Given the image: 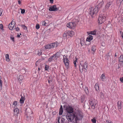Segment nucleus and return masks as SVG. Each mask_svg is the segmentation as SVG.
Masks as SVG:
<instances>
[{"instance_id": "1", "label": "nucleus", "mask_w": 123, "mask_h": 123, "mask_svg": "<svg viewBox=\"0 0 123 123\" xmlns=\"http://www.w3.org/2000/svg\"><path fill=\"white\" fill-rule=\"evenodd\" d=\"M75 119L76 121L82 119L83 117L82 112L80 111H77L74 113Z\"/></svg>"}, {"instance_id": "2", "label": "nucleus", "mask_w": 123, "mask_h": 123, "mask_svg": "<svg viewBox=\"0 0 123 123\" xmlns=\"http://www.w3.org/2000/svg\"><path fill=\"white\" fill-rule=\"evenodd\" d=\"M98 11L97 7H91L89 9V13L92 17L93 15L96 14Z\"/></svg>"}, {"instance_id": "3", "label": "nucleus", "mask_w": 123, "mask_h": 123, "mask_svg": "<svg viewBox=\"0 0 123 123\" xmlns=\"http://www.w3.org/2000/svg\"><path fill=\"white\" fill-rule=\"evenodd\" d=\"M88 66L87 63L86 62H85L84 63L83 65L81 64L79 65V68L80 72H82L84 71L85 72L86 71Z\"/></svg>"}, {"instance_id": "4", "label": "nucleus", "mask_w": 123, "mask_h": 123, "mask_svg": "<svg viewBox=\"0 0 123 123\" xmlns=\"http://www.w3.org/2000/svg\"><path fill=\"white\" fill-rule=\"evenodd\" d=\"M57 45V43H55L48 44L45 45V47L46 49H50L56 47Z\"/></svg>"}, {"instance_id": "5", "label": "nucleus", "mask_w": 123, "mask_h": 123, "mask_svg": "<svg viewBox=\"0 0 123 123\" xmlns=\"http://www.w3.org/2000/svg\"><path fill=\"white\" fill-rule=\"evenodd\" d=\"M97 102L96 100L93 99L89 101L90 105L92 108L94 109L95 108Z\"/></svg>"}, {"instance_id": "6", "label": "nucleus", "mask_w": 123, "mask_h": 123, "mask_svg": "<svg viewBox=\"0 0 123 123\" xmlns=\"http://www.w3.org/2000/svg\"><path fill=\"white\" fill-rule=\"evenodd\" d=\"M66 118L69 121L72 122L75 118V116L74 113H72L70 114L67 113L66 116Z\"/></svg>"}, {"instance_id": "7", "label": "nucleus", "mask_w": 123, "mask_h": 123, "mask_svg": "<svg viewBox=\"0 0 123 123\" xmlns=\"http://www.w3.org/2000/svg\"><path fill=\"white\" fill-rule=\"evenodd\" d=\"M105 20V17L103 15H100L99 16L98 23L99 24H101L104 22Z\"/></svg>"}, {"instance_id": "8", "label": "nucleus", "mask_w": 123, "mask_h": 123, "mask_svg": "<svg viewBox=\"0 0 123 123\" xmlns=\"http://www.w3.org/2000/svg\"><path fill=\"white\" fill-rule=\"evenodd\" d=\"M63 62L67 69L68 68L69 61L67 57V56L64 55L63 56Z\"/></svg>"}, {"instance_id": "9", "label": "nucleus", "mask_w": 123, "mask_h": 123, "mask_svg": "<svg viewBox=\"0 0 123 123\" xmlns=\"http://www.w3.org/2000/svg\"><path fill=\"white\" fill-rule=\"evenodd\" d=\"M76 24L75 23L71 22H69L67 25V27L69 28H74L76 26Z\"/></svg>"}, {"instance_id": "10", "label": "nucleus", "mask_w": 123, "mask_h": 123, "mask_svg": "<svg viewBox=\"0 0 123 123\" xmlns=\"http://www.w3.org/2000/svg\"><path fill=\"white\" fill-rule=\"evenodd\" d=\"M66 111L69 114L72 113L73 112V110L72 108L70 106H67L66 109Z\"/></svg>"}, {"instance_id": "11", "label": "nucleus", "mask_w": 123, "mask_h": 123, "mask_svg": "<svg viewBox=\"0 0 123 123\" xmlns=\"http://www.w3.org/2000/svg\"><path fill=\"white\" fill-rule=\"evenodd\" d=\"M58 8L56 6V5H54L53 6H51L49 9L50 11H57Z\"/></svg>"}, {"instance_id": "12", "label": "nucleus", "mask_w": 123, "mask_h": 123, "mask_svg": "<svg viewBox=\"0 0 123 123\" xmlns=\"http://www.w3.org/2000/svg\"><path fill=\"white\" fill-rule=\"evenodd\" d=\"M26 114L27 116V117H31V115L32 114L31 110L30 108H28L26 109L25 111Z\"/></svg>"}, {"instance_id": "13", "label": "nucleus", "mask_w": 123, "mask_h": 123, "mask_svg": "<svg viewBox=\"0 0 123 123\" xmlns=\"http://www.w3.org/2000/svg\"><path fill=\"white\" fill-rule=\"evenodd\" d=\"M66 118V117L64 115H62V119L61 121V122L59 121V119L58 118V123H65V119Z\"/></svg>"}, {"instance_id": "14", "label": "nucleus", "mask_w": 123, "mask_h": 123, "mask_svg": "<svg viewBox=\"0 0 123 123\" xmlns=\"http://www.w3.org/2000/svg\"><path fill=\"white\" fill-rule=\"evenodd\" d=\"M59 55V53H56L55 55L52 56L53 58V60L55 61H57Z\"/></svg>"}, {"instance_id": "15", "label": "nucleus", "mask_w": 123, "mask_h": 123, "mask_svg": "<svg viewBox=\"0 0 123 123\" xmlns=\"http://www.w3.org/2000/svg\"><path fill=\"white\" fill-rule=\"evenodd\" d=\"M63 36L64 38L65 39H67V38L70 37L68 31L65 32L63 34Z\"/></svg>"}, {"instance_id": "16", "label": "nucleus", "mask_w": 123, "mask_h": 123, "mask_svg": "<svg viewBox=\"0 0 123 123\" xmlns=\"http://www.w3.org/2000/svg\"><path fill=\"white\" fill-rule=\"evenodd\" d=\"M119 61L121 64V66H123V55H121L119 58Z\"/></svg>"}, {"instance_id": "17", "label": "nucleus", "mask_w": 123, "mask_h": 123, "mask_svg": "<svg viewBox=\"0 0 123 123\" xmlns=\"http://www.w3.org/2000/svg\"><path fill=\"white\" fill-rule=\"evenodd\" d=\"M112 4V2H110L107 3L105 6V10H107L108 9L110 6Z\"/></svg>"}, {"instance_id": "18", "label": "nucleus", "mask_w": 123, "mask_h": 123, "mask_svg": "<svg viewBox=\"0 0 123 123\" xmlns=\"http://www.w3.org/2000/svg\"><path fill=\"white\" fill-rule=\"evenodd\" d=\"M13 21V20L8 25V27L9 28V29L11 30H13L14 28V25L12 24V22Z\"/></svg>"}, {"instance_id": "19", "label": "nucleus", "mask_w": 123, "mask_h": 123, "mask_svg": "<svg viewBox=\"0 0 123 123\" xmlns=\"http://www.w3.org/2000/svg\"><path fill=\"white\" fill-rule=\"evenodd\" d=\"M118 108L119 111H120L121 110V102L119 101L117 102Z\"/></svg>"}, {"instance_id": "20", "label": "nucleus", "mask_w": 123, "mask_h": 123, "mask_svg": "<svg viewBox=\"0 0 123 123\" xmlns=\"http://www.w3.org/2000/svg\"><path fill=\"white\" fill-rule=\"evenodd\" d=\"M24 78V77L22 75H20L18 77V80L19 81H20V83H21L22 82V80H23Z\"/></svg>"}, {"instance_id": "21", "label": "nucleus", "mask_w": 123, "mask_h": 123, "mask_svg": "<svg viewBox=\"0 0 123 123\" xmlns=\"http://www.w3.org/2000/svg\"><path fill=\"white\" fill-rule=\"evenodd\" d=\"M103 3L104 2L103 1H102L100 3H99L98 5H97L96 7H97L98 8L99 10L100 8H101L102 7L103 4Z\"/></svg>"}, {"instance_id": "22", "label": "nucleus", "mask_w": 123, "mask_h": 123, "mask_svg": "<svg viewBox=\"0 0 123 123\" xmlns=\"http://www.w3.org/2000/svg\"><path fill=\"white\" fill-rule=\"evenodd\" d=\"M14 113L15 115H17L19 113V111L18 109L16 107L14 108Z\"/></svg>"}, {"instance_id": "23", "label": "nucleus", "mask_w": 123, "mask_h": 123, "mask_svg": "<svg viewBox=\"0 0 123 123\" xmlns=\"http://www.w3.org/2000/svg\"><path fill=\"white\" fill-rule=\"evenodd\" d=\"M68 32L70 37H72L74 34V32L73 31H68Z\"/></svg>"}, {"instance_id": "24", "label": "nucleus", "mask_w": 123, "mask_h": 123, "mask_svg": "<svg viewBox=\"0 0 123 123\" xmlns=\"http://www.w3.org/2000/svg\"><path fill=\"white\" fill-rule=\"evenodd\" d=\"M92 39V37L91 35H89L87 37L86 41L88 42H90Z\"/></svg>"}, {"instance_id": "25", "label": "nucleus", "mask_w": 123, "mask_h": 123, "mask_svg": "<svg viewBox=\"0 0 123 123\" xmlns=\"http://www.w3.org/2000/svg\"><path fill=\"white\" fill-rule=\"evenodd\" d=\"M63 112V110L62 109V105H61L59 111V115H61L62 114Z\"/></svg>"}, {"instance_id": "26", "label": "nucleus", "mask_w": 123, "mask_h": 123, "mask_svg": "<svg viewBox=\"0 0 123 123\" xmlns=\"http://www.w3.org/2000/svg\"><path fill=\"white\" fill-rule=\"evenodd\" d=\"M24 100L25 97H24L22 96L20 100V102L21 104H23L24 103Z\"/></svg>"}, {"instance_id": "27", "label": "nucleus", "mask_w": 123, "mask_h": 123, "mask_svg": "<svg viewBox=\"0 0 123 123\" xmlns=\"http://www.w3.org/2000/svg\"><path fill=\"white\" fill-rule=\"evenodd\" d=\"M95 88L96 90L98 91L99 90V86L98 83H97L96 84L95 86Z\"/></svg>"}, {"instance_id": "28", "label": "nucleus", "mask_w": 123, "mask_h": 123, "mask_svg": "<svg viewBox=\"0 0 123 123\" xmlns=\"http://www.w3.org/2000/svg\"><path fill=\"white\" fill-rule=\"evenodd\" d=\"M6 61L9 62L10 61V59L9 57V55L8 54H6Z\"/></svg>"}, {"instance_id": "29", "label": "nucleus", "mask_w": 123, "mask_h": 123, "mask_svg": "<svg viewBox=\"0 0 123 123\" xmlns=\"http://www.w3.org/2000/svg\"><path fill=\"white\" fill-rule=\"evenodd\" d=\"M101 80L103 81L105 79V75L104 74H102L101 76Z\"/></svg>"}, {"instance_id": "30", "label": "nucleus", "mask_w": 123, "mask_h": 123, "mask_svg": "<svg viewBox=\"0 0 123 123\" xmlns=\"http://www.w3.org/2000/svg\"><path fill=\"white\" fill-rule=\"evenodd\" d=\"M97 31V30H94L93 31H91V34L92 35H95L96 34Z\"/></svg>"}, {"instance_id": "31", "label": "nucleus", "mask_w": 123, "mask_h": 123, "mask_svg": "<svg viewBox=\"0 0 123 123\" xmlns=\"http://www.w3.org/2000/svg\"><path fill=\"white\" fill-rule=\"evenodd\" d=\"M110 53V52L108 54V55L105 56V59L107 60H109L110 58V57L109 55Z\"/></svg>"}, {"instance_id": "32", "label": "nucleus", "mask_w": 123, "mask_h": 123, "mask_svg": "<svg viewBox=\"0 0 123 123\" xmlns=\"http://www.w3.org/2000/svg\"><path fill=\"white\" fill-rule=\"evenodd\" d=\"M96 49V46H93L91 48V50L93 52V53L95 52Z\"/></svg>"}, {"instance_id": "33", "label": "nucleus", "mask_w": 123, "mask_h": 123, "mask_svg": "<svg viewBox=\"0 0 123 123\" xmlns=\"http://www.w3.org/2000/svg\"><path fill=\"white\" fill-rule=\"evenodd\" d=\"M85 96L84 95H83L81 96V101L82 102H83L84 101L85 99Z\"/></svg>"}, {"instance_id": "34", "label": "nucleus", "mask_w": 123, "mask_h": 123, "mask_svg": "<svg viewBox=\"0 0 123 123\" xmlns=\"http://www.w3.org/2000/svg\"><path fill=\"white\" fill-rule=\"evenodd\" d=\"M41 24L43 25L47 26L48 25L47 23H46L45 21H43L41 22Z\"/></svg>"}, {"instance_id": "35", "label": "nucleus", "mask_w": 123, "mask_h": 123, "mask_svg": "<svg viewBox=\"0 0 123 123\" xmlns=\"http://www.w3.org/2000/svg\"><path fill=\"white\" fill-rule=\"evenodd\" d=\"M42 53V52L41 50L39 49L38 50L37 53V55H41Z\"/></svg>"}, {"instance_id": "36", "label": "nucleus", "mask_w": 123, "mask_h": 123, "mask_svg": "<svg viewBox=\"0 0 123 123\" xmlns=\"http://www.w3.org/2000/svg\"><path fill=\"white\" fill-rule=\"evenodd\" d=\"M85 91L87 94L88 93V91L87 87H85Z\"/></svg>"}, {"instance_id": "37", "label": "nucleus", "mask_w": 123, "mask_h": 123, "mask_svg": "<svg viewBox=\"0 0 123 123\" xmlns=\"http://www.w3.org/2000/svg\"><path fill=\"white\" fill-rule=\"evenodd\" d=\"M91 121L93 123H96V120L95 118H93L92 119Z\"/></svg>"}, {"instance_id": "38", "label": "nucleus", "mask_w": 123, "mask_h": 123, "mask_svg": "<svg viewBox=\"0 0 123 123\" xmlns=\"http://www.w3.org/2000/svg\"><path fill=\"white\" fill-rule=\"evenodd\" d=\"M53 60V58L52 56L50 57L48 59V61L49 62H51Z\"/></svg>"}, {"instance_id": "39", "label": "nucleus", "mask_w": 123, "mask_h": 123, "mask_svg": "<svg viewBox=\"0 0 123 123\" xmlns=\"http://www.w3.org/2000/svg\"><path fill=\"white\" fill-rule=\"evenodd\" d=\"M78 59L77 58H76V60L75 61H74V66L75 67H76V62H77Z\"/></svg>"}, {"instance_id": "40", "label": "nucleus", "mask_w": 123, "mask_h": 123, "mask_svg": "<svg viewBox=\"0 0 123 123\" xmlns=\"http://www.w3.org/2000/svg\"><path fill=\"white\" fill-rule=\"evenodd\" d=\"M13 105L15 106H16L17 105V102L16 101H14L13 102Z\"/></svg>"}, {"instance_id": "41", "label": "nucleus", "mask_w": 123, "mask_h": 123, "mask_svg": "<svg viewBox=\"0 0 123 123\" xmlns=\"http://www.w3.org/2000/svg\"><path fill=\"white\" fill-rule=\"evenodd\" d=\"M100 97L102 98H103L104 97V95L103 94V93L102 92H101L100 93Z\"/></svg>"}, {"instance_id": "42", "label": "nucleus", "mask_w": 123, "mask_h": 123, "mask_svg": "<svg viewBox=\"0 0 123 123\" xmlns=\"http://www.w3.org/2000/svg\"><path fill=\"white\" fill-rule=\"evenodd\" d=\"M40 26L38 24H37L36 25V28L37 29H38L39 28Z\"/></svg>"}, {"instance_id": "43", "label": "nucleus", "mask_w": 123, "mask_h": 123, "mask_svg": "<svg viewBox=\"0 0 123 123\" xmlns=\"http://www.w3.org/2000/svg\"><path fill=\"white\" fill-rule=\"evenodd\" d=\"M49 68V67L48 66L46 65L45 66V69L46 70H48Z\"/></svg>"}, {"instance_id": "44", "label": "nucleus", "mask_w": 123, "mask_h": 123, "mask_svg": "<svg viewBox=\"0 0 123 123\" xmlns=\"http://www.w3.org/2000/svg\"><path fill=\"white\" fill-rule=\"evenodd\" d=\"M21 10V13L22 14L24 13L25 12V10L24 9H20Z\"/></svg>"}, {"instance_id": "45", "label": "nucleus", "mask_w": 123, "mask_h": 123, "mask_svg": "<svg viewBox=\"0 0 123 123\" xmlns=\"http://www.w3.org/2000/svg\"><path fill=\"white\" fill-rule=\"evenodd\" d=\"M22 27L23 28V29H24L26 30L27 29V28L24 25H22Z\"/></svg>"}, {"instance_id": "46", "label": "nucleus", "mask_w": 123, "mask_h": 123, "mask_svg": "<svg viewBox=\"0 0 123 123\" xmlns=\"http://www.w3.org/2000/svg\"><path fill=\"white\" fill-rule=\"evenodd\" d=\"M120 80L121 82L123 83V77L120 78Z\"/></svg>"}, {"instance_id": "47", "label": "nucleus", "mask_w": 123, "mask_h": 123, "mask_svg": "<svg viewBox=\"0 0 123 123\" xmlns=\"http://www.w3.org/2000/svg\"><path fill=\"white\" fill-rule=\"evenodd\" d=\"M3 11V10L2 9H0V16L1 15Z\"/></svg>"}, {"instance_id": "48", "label": "nucleus", "mask_w": 123, "mask_h": 123, "mask_svg": "<svg viewBox=\"0 0 123 123\" xmlns=\"http://www.w3.org/2000/svg\"><path fill=\"white\" fill-rule=\"evenodd\" d=\"M101 44H102V46H105V43L104 42H102Z\"/></svg>"}, {"instance_id": "49", "label": "nucleus", "mask_w": 123, "mask_h": 123, "mask_svg": "<svg viewBox=\"0 0 123 123\" xmlns=\"http://www.w3.org/2000/svg\"><path fill=\"white\" fill-rule=\"evenodd\" d=\"M3 26L2 24H0V28L2 29L3 28Z\"/></svg>"}, {"instance_id": "50", "label": "nucleus", "mask_w": 123, "mask_h": 123, "mask_svg": "<svg viewBox=\"0 0 123 123\" xmlns=\"http://www.w3.org/2000/svg\"><path fill=\"white\" fill-rule=\"evenodd\" d=\"M123 0H117V1L118 2H119L121 3V2L123 1Z\"/></svg>"}, {"instance_id": "51", "label": "nucleus", "mask_w": 123, "mask_h": 123, "mask_svg": "<svg viewBox=\"0 0 123 123\" xmlns=\"http://www.w3.org/2000/svg\"><path fill=\"white\" fill-rule=\"evenodd\" d=\"M21 0H18V4H19L20 5V4Z\"/></svg>"}, {"instance_id": "52", "label": "nucleus", "mask_w": 123, "mask_h": 123, "mask_svg": "<svg viewBox=\"0 0 123 123\" xmlns=\"http://www.w3.org/2000/svg\"><path fill=\"white\" fill-rule=\"evenodd\" d=\"M15 30L16 31H18L19 30V28L18 27H17L15 28Z\"/></svg>"}, {"instance_id": "53", "label": "nucleus", "mask_w": 123, "mask_h": 123, "mask_svg": "<svg viewBox=\"0 0 123 123\" xmlns=\"http://www.w3.org/2000/svg\"><path fill=\"white\" fill-rule=\"evenodd\" d=\"M11 39L13 41H14V38L13 37H11Z\"/></svg>"}, {"instance_id": "54", "label": "nucleus", "mask_w": 123, "mask_h": 123, "mask_svg": "<svg viewBox=\"0 0 123 123\" xmlns=\"http://www.w3.org/2000/svg\"><path fill=\"white\" fill-rule=\"evenodd\" d=\"M50 1L51 3H53V0H49Z\"/></svg>"}, {"instance_id": "55", "label": "nucleus", "mask_w": 123, "mask_h": 123, "mask_svg": "<svg viewBox=\"0 0 123 123\" xmlns=\"http://www.w3.org/2000/svg\"><path fill=\"white\" fill-rule=\"evenodd\" d=\"M2 81H1L0 79V86H1L2 85Z\"/></svg>"}, {"instance_id": "56", "label": "nucleus", "mask_w": 123, "mask_h": 123, "mask_svg": "<svg viewBox=\"0 0 123 123\" xmlns=\"http://www.w3.org/2000/svg\"><path fill=\"white\" fill-rule=\"evenodd\" d=\"M106 123H111V121H110V122H109V121H107L106 122Z\"/></svg>"}, {"instance_id": "57", "label": "nucleus", "mask_w": 123, "mask_h": 123, "mask_svg": "<svg viewBox=\"0 0 123 123\" xmlns=\"http://www.w3.org/2000/svg\"><path fill=\"white\" fill-rule=\"evenodd\" d=\"M2 85L1 86H0V89L1 90L2 89Z\"/></svg>"}, {"instance_id": "58", "label": "nucleus", "mask_w": 123, "mask_h": 123, "mask_svg": "<svg viewBox=\"0 0 123 123\" xmlns=\"http://www.w3.org/2000/svg\"><path fill=\"white\" fill-rule=\"evenodd\" d=\"M14 123H19V122L18 123L17 121H15Z\"/></svg>"}, {"instance_id": "59", "label": "nucleus", "mask_w": 123, "mask_h": 123, "mask_svg": "<svg viewBox=\"0 0 123 123\" xmlns=\"http://www.w3.org/2000/svg\"><path fill=\"white\" fill-rule=\"evenodd\" d=\"M20 37V36L19 35H17V37Z\"/></svg>"}, {"instance_id": "60", "label": "nucleus", "mask_w": 123, "mask_h": 123, "mask_svg": "<svg viewBox=\"0 0 123 123\" xmlns=\"http://www.w3.org/2000/svg\"><path fill=\"white\" fill-rule=\"evenodd\" d=\"M122 38L123 39V32L122 33Z\"/></svg>"}, {"instance_id": "61", "label": "nucleus", "mask_w": 123, "mask_h": 123, "mask_svg": "<svg viewBox=\"0 0 123 123\" xmlns=\"http://www.w3.org/2000/svg\"><path fill=\"white\" fill-rule=\"evenodd\" d=\"M115 56H117V54H116V53L115 54Z\"/></svg>"}, {"instance_id": "62", "label": "nucleus", "mask_w": 123, "mask_h": 123, "mask_svg": "<svg viewBox=\"0 0 123 123\" xmlns=\"http://www.w3.org/2000/svg\"><path fill=\"white\" fill-rule=\"evenodd\" d=\"M38 70H40V68H38Z\"/></svg>"}, {"instance_id": "63", "label": "nucleus", "mask_w": 123, "mask_h": 123, "mask_svg": "<svg viewBox=\"0 0 123 123\" xmlns=\"http://www.w3.org/2000/svg\"><path fill=\"white\" fill-rule=\"evenodd\" d=\"M50 81L49 80H48V82L49 83Z\"/></svg>"}, {"instance_id": "64", "label": "nucleus", "mask_w": 123, "mask_h": 123, "mask_svg": "<svg viewBox=\"0 0 123 123\" xmlns=\"http://www.w3.org/2000/svg\"><path fill=\"white\" fill-rule=\"evenodd\" d=\"M20 35H21V33H20Z\"/></svg>"}]
</instances>
